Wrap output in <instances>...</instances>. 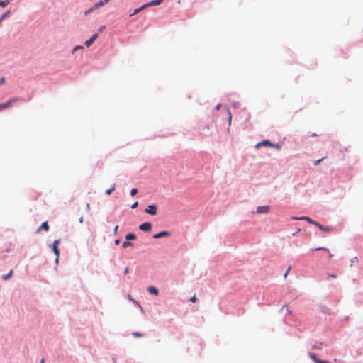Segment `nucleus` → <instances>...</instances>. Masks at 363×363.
<instances>
[{
  "mask_svg": "<svg viewBox=\"0 0 363 363\" xmlns=\"http://www.w3.org/2000/svg\"><path fill=\"white\" fill-rule=\"evenodd\" d=\"M18 101H19V99L18 97H13V98H11L8 101L1 104H0V111L4 109L10 108L13 105V104H14Z\"/></svg>",
  "mask_w": 363,
  "mask_h": 363,
  "instance_id": "f257e3e1",
  "label": "nucleus"
},
{
  "mask_svg": "<svg viewBox=\"0 0 363 363\" xmlns=\"http://www.w3.org/2000/svg\"><path fill=\"white\" fill-rule=\"evenodd\" d=\"M59 243H60V240H56L53 242L52 245H51L52 250H53L55 255H56V262H58L59 255H60V250L58 249Z\"/></svg>",
  "mask_w": 363,
  "mask_h": 363,
  "instance_id": "f03ea898",
  "label": "nucleus"
},
{
  "mask_svg": "<svg viewBox=\"0 0 363 363\" xmlns=\"http://www.w3.org/2000/svg\"><path fill=\"white\" fill-rule=\"evenodd\" d=\"M157 207L156 205H149L145 211L150 215L155 216L157 213Z\"/></svg>",
  "mask_w": 363,
  "mask_h": 363,
  "instance_id": "7ed1b4c3",
  "label": "nucleus"
},
{
  "mask_svg": "<svg viewBox=\"0 0 363 363\" xmlns=\"http://www.w3.org/2000/svg\"><path fill=\"white\" fill-rule=\"evenodd\" d=\"M269 206H258L256 210V213L259 214H267L269 212Z\"/></svg>",
  "mask_w": 363,
  "mask_h": 363,
  "instance_id": "20e7f679",
  "label": "nucleus"
},
{
  "mask_svg": "<svg viewBox=\"0 0 363 363\" xmlns=\"http://www.w3.org/2000/svg\"><path fill=\"white\" fill-rule=\"evenodd\" d=\"M152 228V224L149 222H145L140 225L139 229L143 231H150Z\"/></svg>",
  "mask_w": 363,
  "mask_h": 363,
  "instance_id": "39448f33",
  "label": "nucleus"
},
{
  "mask_svg": "<svg viewBox=\"0 0 363 363\" xmlns=\"http://www.w3.org/2000/svg\"><path fill=\"white\" fill-rule=\"evenodd\" d=\"M262 146H264V147H273L274 144H272L269 140H263V141H262L260 143H258L255 145V147L256 148H259V147H262Z\"/></svg>",
  "mask_w": 363,
  "mask_h": 363,
  "instance_id": "423d86ee",
  "label": "nucleus"
},
{
  "mask_svg": "<svg viewBox=\"0 0 363 363\" xmlns=\"http://www.w3.org/2000/svg\"><path fill=\"white\" fill-rule=\"evenodd\" d=\"M169 235H170L169 232L165 230V231H162L159 233L153 235V238L157 239V238H160L168 237Z\"/></svg>",
  "mask_w": 363,
  "mask_h": 363,
  "instance_id": "0eeeda50",
  "label": "nucleus"
},
{
  "mask_svg": "<svg viewBox=\"0 0 363 363\" xmlns=\"http://www.w3.org/2000/svg\"><path fill=\"white\" fill-rule=\"evenodd\" d=\"M98 37V34L97 33H95L94 35H93L89 40H87L86 42H85V45L89 47L91 45H92V43L94 42V40L97 38Z\"/></svg>",
  "mask_w": 363,
  "mask_h": 363,
  "instance_id": "6e6552de",
  "label": "nucleus"
},
{
  "mask_svg": "<svg viewBox=\"0 0 363 363\" xmlns=\"http://www.w3.org/2000/svg\"><path fill=\"white\" fill-rule=\"evenodd\" d=\"M50 227L47 221L43 222L41 225L37 229V233H39L40 230H43L45 231H48Z\"/></svg>",
  "mask_w": 363,
  "mask_h": 363,
  "instance_id": "1a4fd4ad",
  "label": "nucleus"
},
{
  "mask_svg": "<svg viewBox=\"0 0 363 363\" xmlns=\"http://www.w3.org/2000/svg\"><path fill=\"white\" fill-rule=\"evenodd\" d=\"M164 0H152L145 4V6H152L160 5Z\"/></svg>",
  "mask_w": 363,
  "mask_h": 363,
  "instance_id": "9d476101",
  "label": "nucleus"
},
{
  "mask_svg": "<svg viewBox=\"0 0 363 363\" xmlns=\"http://www.w3.org/2000/svg\"><path fill=\"white\" fill-rule=\"evenodd\" d=\"M292 219H294V220H307L308 223L313 224V225H314V223H316V221H313L309 217H307V216L293 217Z\"/></svg>",
  "mask_w": 363,
  "mask_h": 363,
  "instance_id": "9b49d317",
  "label": "nucleus"
},
{
  "mask_svg": "<svg viewBox=\"0 0 363 363\" xmlns=\"http://www.w3.org/2000/svg\"><path fill=\"white\" fill-rule=\"evenodd\" d=\"M314 225H316L320 230L325 231V232H330L332 230V228L330 227H329V226L324 227L317 222L314 223Z\"/></svg>",
  "mask_w": 363,
  "mask_h": 363,
  "instance_id": "f8f14e48",
  "label": "nucleus"
},
{
  "mask_svg": "<svg viewBox=\"0 0 363 363\" xmlns=\"http://www.w3.org/2000/svg\"><path fill=\"white\" fill-rule=\"evenodd\" d=\"M110 0H101L98 3L94 4V8H99L104 4H107Z\"/></svg>",
  "mask_w": 363,
  "mask_h": 363,
  "instance_id": "ddd939ff",
  "label": "nucleus"
},
{
  "mask_svg": "<svg viewBox=\"0 0 363 363\" xmlns=\"http://www.w3.org/2000/svg\"><path fill=\"white\" fill-rule=\"evenodd\" d=\"M147 290L150 294H154L155 296L158 295L159 294L158 290L154 286H150Z\"/></svg>",
  "mask_w": 363,
  "mask_h": 363,
  "instance_id": "4468645a",
  "label": "nucleus"
},
{
  "mask_svg": "<svg viewBox=\"0 0 363 363\" xmlns=\"http://www.w3.org/2000/svg\"><path fill=\"white\" fill-rule=\"evenodd\" d=\"M145 8H147V6H145V4H144L142 6L135 9L133 13L130 14V16H132L133 15H135V14L138 13L140 11H141L142 10H143Z\"/></svg>",
  "mask_w": 363,
  "mask_h": 363,
  "instance_id": "2eb2a0df",
  "label": "nucleus"
},
{
  "mask_svg": "<svg viewBox=\"0 0 363 363\" xmlns=\"http://www.w3.org/2000/svg\"><path fill=\"white\" fill-rule=\"evenodd\" d=\"M314 250H316V251H318V250H325V251L330 252L328 248H325V247H317V248H315ZM333 254H331V253L328 254V258L330 259L333 257Z\"/></svg>",
  "mask_w": 363,
  "mask_h": 363,
  "instance_id": "dca6fc26",
  "label": "nucleus"
},
{
  "mask_svg": "<svg viewBox=\"0 0 363 363\" xmlns=\"http://www.w3.org/2000/svg\"><path fill=\"white\" fill-rule=\"evenodd\" d=\"M136 238V236L135 234L133 233H128L126 235H125V239L127 240H135Z\"/></svg>",
  "mask_w": 363,
  "mask_h": 363,
  "instance_id": "f3484780",
  "label": "nucleus"
},
{
  "mask_svg": "<svg viewBox=\"0 0 363 363\" xmlns=\"http://www.w3.org/2000/svg\"><path fill=\"white\" fill-rule=\"evenodd\" d=\"M10 2L8 0H0V6L1 7H5L7 6Z\"/></svg>",
  "mask_w": 363,
  "mask_h": 363,
  "instance_id": "a211bd4d",
  "label": "nucleus"
},
{
  "mask_svg": "<svg viewBox=\"0 0 363 363\" xmlns=\"http://www.w3.org/2000/svg\"><path fill=\"white\" fill-rule=\"evenodd\" d=\"M133 244L132 242H129V241H125V242H123L122 247L123 248H126V247H128L129 246H133Z\"/></svg>",
  "mask_w": 363,
  "mask_h": 363,
  "instance_id": "6ab92c4d",
  "label": "nucleus"
},
{
  "mask_svg": "<svg viewBox=\"0 0 363 363\" xmlns=\"http://www.w3.org/2000/svg\"><path fill=\"white\" fill-rule=\"evenodd\" d=\"M12 274H13V271L11 270L9 274L3 276V279L4 281L7 280L8 279H9L12 276Z\"/></svg>",
  "mask_w": 363,
  "mask_h": 363,
  "instance_id": "aec40b11",
  "label": "nucleus"
},
{
  "mask_svg": "<svg viewBox=\"0 0 363 363\" xmlns=\"http://www.w3.org/2000/svg\"><path fill=\"white\" fill-rule=\"evenodd\" d=\"M311 359H313L315 363H318V360L316 357V355L314 353H311L309 354Z\"/></svg>",
  "mask_w": 363,
  "mask_h": 363,
  "instance_id": "412c9836",
  "label": "nucleus"
},
{
  "mask_svg": "<svg viewBox=\"0 0 363 363\" xmlns=\"http://www.w3.org/2000/svg\"><path fill=\"white\" fill-rule=\"evenodd\" d=\"M115 190V186L113 185L111 188L106 191V194L109 195Z\"/></svg>",
  "mask_w": 363,
  "mask_h": 363,
  "instance_id": "4be33fe9",
  "label": "nucleus"
},
{
  "mask_svg": "<svg viewBox=\"0 0 363 363\" xmlns=\"http://www.w3.org/2000/svg\"><path fill=\"white\" fill-rule=\"evenodd\" d=\"M98 8H94V5L90 8L89 10H87L86 12H85V15H88L89 13H90L91 12H92L95 9H97Z\"/></svg>",
  "mask_w": 363,
  "mask_h": 363,
  "instance_id": "5701e85b",
  "label": "nucleus"
},
{
  "mask_svg": "<svg viewBox=\"0 0 363 363\" xmlns=\"http://www.w3.org/2000/svg\"><path fill=\"white\" fill-rule=\"evenodd\" d=\"M321 346H322V343H321V342L316 343V344H315V345L313 346V349H320V348H321Z\"/></svg>",
  "mask_w": 363,
  "mask_h": 363,
  "instance_id": "b1692460",
  "label": "nucleus"
},
{
  "mask_svg": "<svg viewBox=\"0 0 363 363\" xmlns=\"http://www.w3.org/2000/svg\"><path fill=\"white\" fill-rule=\"evenodd\" d=\"M137 193H138V189H135V188L132 189L131 191H130V195L132 196H135Z\"/></svg>",
  "mask_w": 363,
  "mask_h": 363,
  "instance_id": "393cba45",
  "label": "nucleus"
},
{
  "mask_svg": "<svg viewBox=\"0 0 363 363\" xmlns=\"http://www.w3.org/2000/svg\"><path fill=\"white\" fill-rule=\"evenodd\" d=\"M324 159H325V157H323V158H321V159H319V160H315V161L313 162V164H314V165H315V166H316V165H318V164H320V162L321 161H323Z\"/></svg>",
  "mask_w": 363,
  "mask_h": 363,
  "instance_id": "a878e982",
  "label": "nucleus"
},
{
  "mask_svg": "<svg viewBox=\"0 0 363 363\" xmlns=\"http://www.w3.org/2000/svg\"><path fill=\"white\" fill-rule=\"evenodd\" d=\"M329 277H331V278H333V279H336L337 278V275L335 274H327V279H328Z\"/></svg>",
  "mask_w": 363,
  "mask_h": 363,
  "instance_id": "bb28decb",
  "label": "nucleus"
},
{
  "mask_svg": "<svg viewBox=\"0 0 363 363\" xmlns=\"http://www.w3.org/2000/svg\"><path fill=\"white\" fill-rule=\"evenodd\" d=\"M291 266L288 267L287 270H286V273H285V274H284V279H286V277H287V275H288V274H289V271L291 270Z\"/></svg>",
  "mask_w": 363,
  "mask_h": 363,
  "instance_id": "cd10ccee",
  "label": "nucleus"
},
{
  "mask_svg": "<svg viewBox=\"0 0 363 363\" xmlns=\"http://www.w3.org/2000/svg\"><path fill=\"white\" fill-rule=\"evenodd\" d=\"M291 266L288 267L287 270H286V273H285V274H284V279H286V277H287V275H288V274H289V271L291 270Z\"/></svg>",
  "mask_w": 363,
  "mask_h": 363,
  "instance_id": "c85d7f7f",
  "label": "nucleus"
},
{
  "mask_svg": "<svg viewBox=\"0 0 363 363\" xmlns=\"http://www.w3.org/2000/svg\"><path fill=\"white\" fill-rule=\"evenodd\" d=\"M138 206V203L137 201L134 202L132 205H131V208L134 209L135 208H137V206Z\"/></svg>",
  "mask_w": 363,
  "mask_h": 363,
  "instance_id": "c756f323",
  "label": "nucleus"
},
{
  "mask_svg": "<svg viewBox=\"0 0 363 363\" xmlns=\"http://www.w3.org/2000/svg\"><path fill=\"white\" fill-rule=\"evenodd\" d=\"M133 335L134 337H138L143 336V335L139 333H133Z\"/></svg>",
  "mask_w": 363,
  "mask_h": 363,
  "instance_id": "7c9ffc66",
  "label": "nucleus"
},
{
  "mask_svg": "<svg viewBox=\"0 0 363 363\" xmlns=\"http://www.w3.org/2000/svg\"><path fill=\"white\" fill-rule=\"evenodd\" d=\"M118 229V225H116L114 228V230H113V233L115 235H117Z\"/></svg>",
  "mask_w": 363,
  "mask_h": 363,
  "instance_id": "2f4dec72",
  "label": "nucleus"
},
{
  "mask_svg": "<svg viewBox=\"0 0 363 363\" xmlns=\"http://www.w3.org/2000/svg\"><path fill=\"white\" fill-rule=\"evenodd\" d=\"M4 82H5V78L4 77H1L0 79V85L4 84Z\"/></svg>",
  "mask_w": 363,
  "mask_h": 363,
  "instance_id": "473e14b6",
  "label": "nucleus"
},
{
  "mask_svg": "<svg viewBox=\"0 0 363 363\" xmlns=\"http://www.w3.org/2000/svg\"><path fill=\"white\" fill-rule=\"evenodd\" d=\"M189 301H191V302H195V301H196V296H192V297L190 298V300H189Z\"/></svg>",
  "mask_w": 363,
  "mask_h": 363,
  "instance_id": "72a5a7b5",
  "label": "nucleus"
},
{
  "mask_svg": "<svg viewBox=\"0 0 363 363\" xmlns=\"http://www.w3.org/2000/svg\"><path fill=\"white\" fill-rule=\"evenodd\" d=\"M284 308H286V310L287 311L288 313H290V311L289 310V308H288L287 305H284L282 307V309H284Z\"/></svg>",
  "mask_w": 363,
  "mask_h": 363,
  "instance_id": "f704fd0d",
  "label": "nucleus"
},
{
  "mask_svg": "<svg viewBox=\"0 0 363 363\" xmlns=\"http://www.w3.org/2000/svg\"><path fill=\"white\" fill-rule=\"evenodd\" d=\"M231 122V114L228 113V125L230 124Z\"/></svg>",
  "mask_w": 363,
  "mask_h": 363,
  "instance_id": "c9c22d12",
  "label": "nucleus"
},
{
  "mask_svg": "<svg viewBox=\"0 0 363 363\" xmlns=\"http://www.w3.org/2000/svg\"><path fill=\"white\" fill-rule=\"evenodd\" d=\"M318 363H329L328 361L325 360H318Z\"/></svg>",
  "mask_w": 363,
  "mask_h": 363,
  "instance_id": "e433bc0d",
  "label": "nucleus"
},
{
  "mask_svg": "<svg viewBox=\"0 0 363 363\" xmlns=\"http://www.w3.org/2000/svg\"><path fill=\"white\" fill-rule=\"evenodd\" d=\"M114 242H115L116 245H118L120 243V240L117 239V240H115Z\"/></svg>",
  "mask_w": 363,
  "mask_h": 363,
  "instance_id": "4c0bfd02",
  "label": "nucleus"
},
{
  "mask_svg": "<svg viewBox=\"0 0 363 363\" xmlns=\"http://www.w3.org/2000/svg\"><path fill=\"white\" fill-rule=\"evenodd\" d=\"M80 48H82V46H76L74 48V51L76 50L77 49H80Z\"/></svg>",
  "mask_w": 363,
  "mask_h": 363,
  "instance_id": "58836bf2",
  "label": "nucleus"
},
{
  "mask_svg": "<svg viewBox=\"0 0 363 363\" xmlns=\"http://www.w3.org/2000/svg\"><path fill=\"white\" fill-rule=\"evenodd\" d=\"M273 147H275L277 149H279L280 148V146L279 145H274Z\"/></svg>",
  "mask_w": 363,
  "mask_h": 363,
  "instance_id": "ea45409f",
  "label": "nucleus"
},
{
  "mask_svg": "<svg viewBox=\"0 0 363 363\" xmlns=\"http://www.w3.org/2000/svg\"><path fill=\"white\" fill-rule=\"evenodd\" d=\"M128 268L126 267L125 269V272H124L125 274H126L128 273Z\"/></svg>",
  "mask_w": 363,
  "mask_h": 363,
  "instance_id": "a19ab883",
  "label": "nucleus"
},
{
  "mask_svg": "<svg viewBox=\"0 0 363 363\" xmlns=\"http://www.w3.org/2000/svg\"><path fill=\"white\" fill-rule=\"evenodd\" d=\"M220 104H218V106H216V108L217 110H218V109L220 108Z\"/></svg>",
  "mask_w": 363,
  "mask_h": 363,
  "instance_id": "79ce46f5",
  "label": "nucleus"
},
{
  "mask_svg": "<svg viewBox=\"0 0 363 363\" xmlns=\"http://www.w3.org/2000/svg\"><path fill=\"white\" fill-rule=\"evenodd\" d=\"M40 363H45V359H42Z\"/></svg>",
  "mask_w": 363,
  "mask_h": 363,
  "instance_id": "37998d69",
  "label": "nucleus"
},
{
  "mask_svg": "<svg viewBox=\"0 0 363 363\" xmlns=\"http://www.w3.org/2000/svg\"><path fill=\"white\" fill-rule=\"evenodd\" d=\"M299 231H300V229H299V228H298L297 230H296V233H298V232H299Z\"/></svg>",
  "mask_w": 363,
  "mask_h": 363,
  "instance_id": "c03bdc74",
  "label": "nucleus"
},
{
  "mask_svg": "<svg viewBox=\"0 0 363 363\" xmlns=\"http://www.w3.org/2000/svg\"><path fill=\"white\" fill-rule=\"evenodd\" d=\"M82 221H83V218H80V222H81V223H82Z\"/></svg>",
  "mask_w": 363,
  "mask_h": 363,
  "instance_id": "a18cd8bd",
  "label": "nucleus"
}]
</instances>
